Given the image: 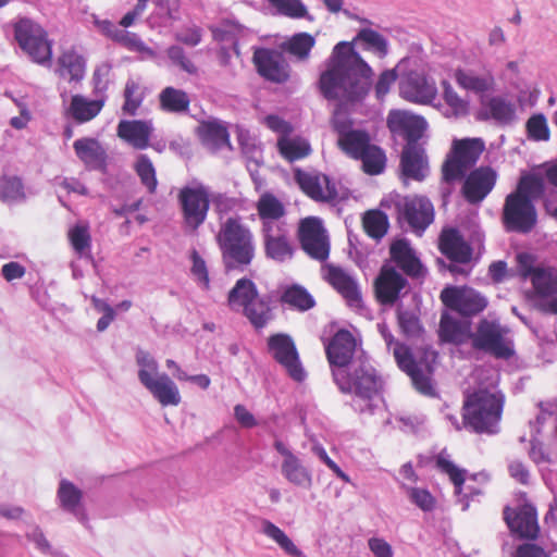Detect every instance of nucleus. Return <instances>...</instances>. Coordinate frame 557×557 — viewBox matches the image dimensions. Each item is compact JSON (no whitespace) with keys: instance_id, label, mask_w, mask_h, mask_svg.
<instances>
[{"instance_id":"f257e3e1","label":"nucleus","mask_w":557,"mask_h":557,"mask_svg":"<svg viewBox=\"0 0 557 557\" xmlns=\"http://www.w3.org/2000/svg\"><path fill=\"white\" fill-rule=\"evenodd\" d=\"M380 59L386 57V39L376 30L362 28L352 41H341L333 48L320 73L317 86L325 99H339L345 103L362 102L372 87L373 70L355 50L356 42Z\"/></svg>"},{"instance_id":"f03ea898","label":"nucleus","mask_w":557,"mask_h":557,"mask_svg":"<svg viewBox=\"0 0 557 557\" xmlns=\"http://www.w3.org/2000/svg\"><path fill=\"white\" fill-rule=\"evenodd\" d=\"M505 407V395L500 391L479 387L463 394L461 407L462 424L475 434H496Z\"/></svg>"},{"instance_id":"7ed1b4c3","label":"nucleus","mask_w":557,"mask_h":557,"mask_svg":"<svg viewBox=\"0 0 557 557\" xmlns=\"http://www.w3.org/2000/svg\"><path fill=\"white\" fill-rule=\"evenodd\" d=\"M216 242L226 272L244 271L255 259L253 234L242 223L238 216L226 219L220 227Z\"/></svg>"},{"instance_id":"20e7f679","label":"nucleus","mask_w":557,"mask_h":557,"mask_svg":"<svg viewBox=\"0 0 557 557\" xmlns=\"http://www.w3.org/2000/svg\"><path fill=\"white\" fill-rule=\"evenodd\" d=\"M227 305L232 310H242L256 331L264 329L274 319L270 300L260 297L256 284L246 277L239 278L228 292Z\"/></svg>"},{"instance_id":"39448f33","label":"nucleus","mask_w":557,"mask_h":557,"mask_svg":"<svg viewBox=\"0 0 557 557\" xmlns=\"http://www.w3.org/2000/svg\"><path fill=\"white\" fill-rule=\"evenodd\" d=\"M484 150L485 144L481 138L454 139L441 166L442 181L447 184L461 181Z\"/></svg>"},{"instance_id":"423d86ee","label":"nucleus","mask_w":557,"mask_h":557,"mask_svg":"<svg viewBox=\"0 0 557 557\" xmlns=\"http://www.w3.org/2000/svg\"><path fill=\"white\" fill-rule=\"evenodd\" d=\"M13 30L18 47L34 63L51 65L52 40L39 23L29 17H18L13 23Z\"/></svg>"},{"instance_id":"0eeeda50","label":"nucleus","mask_w":557,"mask_h":557,"mask_svg":"<svg viewBox=\"0 0 557 557\" xmlns=\"http://www.w3.org/2000/svg\"><path fill=\"white\" fill-rule=\"evenodd\" d=\"M394 357L398 367L411 379L413 387L422 395L434 396L435 388L432 382L433 366L436 358L434 351H425L420 360L414 359L408 346L396 343Z\"/></svg>"},{"instance_id":"6e6552de","label":"nucleus","mask_w":557,"mask_h":557,"mask_svg":"<svg viewBox=\"0 0 557 557\" xmlns=\"http://www.w3.org/2000/svg\"><path fill=\"white\" fill-rule=\"evenodd\" d=\"M358 343L352 333L348 330H338L325 344V355L331 367L335 384L348 386L346 370L357 363L356 357Z\"/></svg>"},{"instance_id":"1a4fd4ad","label":"nucleus","mask_w":557,"mask_h":557,"mask_svg":"<svg viewBox=\"0 0 557 557\" xmlns=\"http://www.w3.org/2000/svg\"><path fill=\"white\" fill-rule=\"evenodd\" d=\"M296 237L301 250L312 260L325 262L331 253V240L323 221L318 216L299 220Z\"/></svg>"},{"instance_id":"9d476101","label":"nucleus","mask_w":557,"mask_h":557,"mask_svg":"<svg viewBox=\"0 0 557 557\" xmlns=\"http://www.w3.org/2000/svg\"><path fill=\"white\" fill-rule=\"evenodd\" d=\"M508 330L498 322L482 319L475 332L470 334L472 347L498 359H509L515 350L511 341L506 336Z\"/></svg>"},{"instance_id":"9b49d317","label":"nucleus","mask_w":557,"mask_h":557,"mask_svg":"<svg viewBox=\"0 0 557 557\" xmlns=\"http://www.w3.org/2000/svg\"><path fill=\"white\" fill-rule=\"evenodd\" d=\"M177 200L184 228L189 232H196L208 216L211 202L209 188L202 184L194 187H183L178 191Z\"/></svg>"},{"instance_id":"f8f14e48","label":"nucleus","mask_w":557,"mask_h":557,"mask_svg":"<svg viewBox=\"0 0 557 557\" xmlns=\"http://www.w3.org/2000/svg\"><path fill=\"white\" fill-rule=\"evenodd\" d=\"M502 221L508 232L530 233L536 225L537 213L530 197L509 194L503 207Z\"/></svg>"},{"instance_id":"ddd939ff","label":"nucleus","mask_w":557,"mask_h":557,"mask_svg":"<svg viewBox=\"0 0 557 557\" xmlns=\"http://www.w3.org/2000/svg\"><path fill=\"white\" fill-rule=\"evenodd\" d=\"M442 304L462 317H474L488 305L487 299L478 290L468 286H447L441 294Z\"/></svg>"},{"instance_id":"4468645a","label":"nucleus","mask_w":557,"mask_h":557,"mask_svg":"<svg viewBox=\"0 0 557 557\" xmlns=\"http://www.w3.org/2000/svg\"><path fill=\"white\" fill-rule=\"evenodd\" d=\"M252 63L257 73L265 81L284 84L290 78L292 69L283 50L275 48H255Z\"/></svg>"},{"instance_id":"2eb2a0df","label":"nucleus","mask_w":557,"mask_h":557,"mask_svg":"<svg viewBox=\"0 0 557 557\" xmlns=\"http://www.w3.org/2000/svg\"><path fill=\"white\" fill-rule=\"evenodd\" d=\"M348 386L336 384L344 394L355 393L363 399H371L380 391V379L375 369L364 359L358 357L357 363L346 370Z\"/></svg>"},{"instance_id":"dca6fc26","label":"nucleus","mask_w":557,"mask_h":557,"mask_svg":"<svg viewBox=\"0 0 557 557\" xmlns=\"http://www.w3.org/2000/svg\"><path fill=\"white\" fill-rule=\"evenodd\" d=\"M294 181L300 190L315 202L335 203L338 199L336 184L320 172H308L300 168L293 171Z\"/></svg>"},{"instance_id":"f3484780","label":"nucleus","mask_w":557,"mask_h":557,"mask_svg":"<svg viewBox=\"0 0 557 557\" xmlns=\"http://www.w3.org/2000/svg\"><path fill=\"white\" fill-rule=\"evenodd\" d=\"M398 220L421 235L434 220V207L425 196H406L396 202Z\"/></svg>"},{"instance_id":"a211bd4d","label":"nucleus","mask_w":557,"mask_h":557,"mask_svg":"<svg viewBox=\"0 0 557 557\" xmlns=\"http://www.w3.org/2000/svg\"><path fill=\"white\" fill-rule=\"evenodd\" d=\"M408 280L391 263H384L373 282V292L381 306H394L407 294Z\"/></svg>"},{"instance_id":"6ab92c4d","label":"nucleus","mask_w":557,"mask_h":557,"mask_svg":"<svg viewBox=\"0 0 557 557\" xmlns=\"http://www.w3.org/2000/svg\"><path fill=\"white\" fill-rule=\"evenodd\" d=\"M503 518L513 536L529 541H534L539 537L537 511L532 504L524 503L516 508L505 506Z\"/></svg>"},{"instance_id":"aec40b11","label":"nucleus","mask_w":557,"mask_h":557,"mask_svg":"<svg viewBox=\"0 0 557 557\" xmlns=\"http://www.w3.org/2000/svg\"><path fill=\"white\" fill-rule=\"evenodd\" d=\"M268 350L293 380L301 382L305 379L306 374L295 342L289 335L283 333L271 335L268 338Z\"/></svg>"},{"instance_id":"412c9836","label":"nucleus","mask_w":557,"mask_h":557,"mask_svg":"<svg viewBox=\"0 0 557 557\" xmlns=\"http://www.w3.org/2000/svg\"><path fill=\"white\" fill-rule=\"evenodd\" d=\"M461 193L463 198L471 205L482 202L493 190L497 172L490 165H481L471 170L462 178Z\"/></svg>"},{"instance_id":"4be33fe9","label":"nucleus","mask_w":557,"mask_h":557,"mask_svg":"<svg viewBox=\"0 0 557 557\" xmlns=\"http://www.w3.org/2000/svg\"><path fill=\"white\" fill-rule=\"evenodd\" d=\"M386 125L391 133L403 136L406 145L419 144L428 127L422 116L405 110H391Z\"/></svg>"},{"instance_id":"5701e85b","label":"nucleus","mask_w":557,"mask_h":557,"mask_svg":"<svg viewBox=\"0 0 557 557\" xmlns=\"http://www.w3.org/2000/svg\"><path fill=\"white\" fill-rule=\"evenodd\" d=\"M322 277L330 284L350 307H360L361 293L356 280L339 265L326 263L322 265Z\"/></svg>"},{"instance_id":"b1692460","label":"nucleus","mask_w":557,"mask_h":557,"mask_svg":"<svg viewBox=\"0 0 557 557\" xmlns=\"http://www.w3.org/2000/svg\"><path fill=\"white\" fill-rule=\"evenodd\" d=\"M264 255L275 262H286L294 258L296 248L292 243L286 224L282 226L260 230Z\"/></svg>"},{"instance_id":"393cba45","label":"nucleus","mask_w":557,"mask_h":557,"mask_svg":"<svg viewBox=\"0 0 557 557\" xmlns=\"http://www.w3.org/2000/svg\"><path fill=\"white\" fill-rule=\"evenodd\" d=\"M521 272L524 277H530L535 293L542 297H549L557 294V268L533 267L530 256L519 255Z\"/></svg>"},{"instance_id":"a878e982","label":"nucleus","mask_w":557,"mask_h":557,"mask_svg":"<svg viewBox=\"0 0 557 557\" xmlns=\"http://www.w3.org/2000/svg\"><path fill=\"white\" fill-rule=\"evenodd\" d=\"M138 379L163 407L177 406L181 403L180 391L168 374L153 377L146 369H139Z\"/></svg>"},{"instance_id":"bb28decb","label":"nucleus","mask_w":557,"mask_h":557,"mask_svg":"<svg viewBox=\"0 0 557 557\" xmlns=\"http://www.w3.org/2000/svg\"><path fill=\"white\" fill-rule=\"evenodd\" d=\"M399 168L404 181L422 182L429 174V159L421 144L405 145Z\"/></svg>"},{"instance_id":"cd10ccee","label":"nucleus","mask_w":557,"mask_h":557,"mask_svg":"<svg viewBox=\"0 0 557 557\" xmlns=\"http://www.w3.org/2000/svg\"><path fill=\"white\" fill-rule=\"evenodd\" d=\"M389 261L395 269L411 278L424 277L425 269L406 239H397L389 246Z\"/></svg>"},{"instance_id":"c85d7f7f","label":"nucleus","mask_w":557,"mask_h":557,"mask_svg":"<svg viewBox=\"0 0 557 557\" xmlns=\"http://www.w3.org/2000/svg\"><path fill=\"white\" fill-rule=\"evenodd\" d=\"M153 124L147 120H122L116 127V135L134 149L144 150L150 146Z\"/></svg>"},{"instance_id":"c756f323","label":"nucleus","mask_w":557,"mask_h":557,"mask_svg":"<svg viewBox=\"0 0 557 557\" xmlns=\"http://www.w3.org/2000/svg\"><path fill=\"white\" fill-rule=\"evenodd\" d=\"M399 89L404 99L422 104L432 102L437 94L434 82L419 73H409L400 83Z\"/></svg>"},{"instance_id":"7c9ffc66","label":"nucleus","mask_w":557,"mask_h":557,"mask_svg":"<svg viewBox=\"0 0 557 557\" xmlns=\"http://www.w3.org/2000/svg\"><path fill=\"white\" fill-rule=\"evenodd\" d=\"M438 249L449 260L468 263L472 258V249L465 242L457 228H444L438 238Z\"/></svg>"},{"instance_id":"2f4dec72","label":"nucleus","mask_w":557,"mask_h":557,"mask_svg":"<svg viewBox=\"0 0 557 557\" xmlns=\"http://www.w3.org/2000/svg\"><path fill=\"white\" fill-rule=\"evenodd\" d=\"M73 148L77 158L88 170L106 172L108 154L99 140L83 137L74 141Z\"/></svg>"},{"instance_id":"473e14b6","label":"nucleus","mask_w":557,"mask_h":557,"mask_svg":"<svg viewBox=\"0 0 557 557\" xmlns=\"http://www.w3.org/2000/svg\"><path fill=\"white\" fill-rule=\"evenodd\" d=\"M256 210L261 221V230L285 225L281 220L286 214L284 203L272 193H263L256 202Z\"/></svg>"},{"instance_id":"72a5a7b5","label":"nucleus","mask_w":557,"mask_h":557,"mask_svg":"<svg viewBox=\"0 0 557 557\" xmlns=\"http://www.w3.org/2000/svg\"><path fill=\"white\" fill-rule=\"evenodd\" d=\"M55 74L69 83H79L86 74L85 58L75 48L62 50L57 59Z\"/></svg>"},{"instance_id":"f704fd0d","label":"nucleus","mask_w":557,"mask_h":557,"mask_svg":"<svg viewBox=\"0 0 557 557\" xmlns=\"http://www.w3.org/2000/svg\"><path fill=\"white\" fill-rule=\"evenodd\" d=\"M201 144L216 150L230 144L227 127L218 120L201 121L196 128Z\"/></svg>"},{"instance_id":"c9c22d12","label":"nucleus","mask_w":557,"mask_h":557,"mask_svg":"<svg viewBox=\"0 0 557 557\" xmlns=\"http://www.w3.org/2000/svg\"><path fill=\"white\" fill-rule=\"evenodd\" d=\"M159 108L161 111L173 114H183L189 111V95L180 88L173 86L164 87L159 96Z\"/></svg>"},{"instance_id":"e433bc0d","label":"nucleus","mask_w":557,"mask_h":557,"mask_svg":"<svg viewBox=\"0 0 557 557\" xmlns=\"http://www.w3.org/2000/svg\"><path fill=\"white\" fill-rule=\"evenodd\" d=\"M103 107V99L89 100L82 95H74L71 98L67 112L75 122L83 124L95 119Z\"/></svg>"},{"instance_id":"4c0bfd02","label":"nucleus","mask_w":557,"mask_h":557,"mask_svg":"<svg viewBox=\"0 0 557 557\" xmlns=\"http://www.w3.org/2000/svg\"><path fill=\"white\" fill-rule=\"evenodd\" d=\"M469 323L453 318L449 313L443 312L440 320L438 335L442 342L462 344L470 338Z\"/></svg>"},{"instance_id":"58836bf2","label":"nucleus","mask_w":557,"mask_h":557,"mask_svg":"<svg viewBox=\"0 0 557 557\" xmlns=\"http://www.w3.org/2000/svg\"><path fill=\"white\" fill-rule=\"evenodd\" d=\"M454 77L460 88L474 94H484L494 86V77L491 73L479 75L472 70L457 69Z\"/></svg>"},{"instance_id":"ea45409f","label":"nucleus","mask_w":557,"mask_h":557,"mask_svg":"<svg viewBox=\"0 0 557 557\" xmlns=\"http://www.w3.org/2000/svg\"><path fill=\"white\" fill-rule=\"evenodd\" d=\"M276 148L280 156L288 162L305 159L312 152L310 143L300 136H281L277 139Z\"/></svg>"},{"instance_id":"a19ab883","label":"nucleus","mask_w":557,"mask_h":557,"mask_svg":"<svg viewBox=\"0 0 557 557\" xmlns=\"http://www.w3.org/2000/svg\"><path fill=\"white\" fill-rule=\"evenodd\" d=\"M484 107L485 111L480 113L483 120L493 119L499 124H509L515 120L516 106L504 97H492L484 103Z\"/></svg>"},{"instance_id":"79ce46f5","label":"nucleus","mask_w":557,"mask_h":557,"mask_svg":"<svg viewBox=\"0 0 557 557\" xmlns=\"http://www.w3.org/2000/svg\"><path fill=\"white\" fill-rule=\"evenodd\" d=\"M315 46L314 37L309 33H297L281 45L283 52H287L297 61L304 62L310 58Z\"/></svg>"},{"instance_id":"37998d69","label":"nucleus","mask_w":557,"mask_h":557,"mask_svg":"<svg viewBox=\"0 0 557 557\" xmlns=\"http://www.w3.org/2000/svg\"><path fill=\"white\" fill-rule=\"evenodd\" d=\"M337 145L343 152L357 160L371 145V138L368 132L355 129L338 137Z\"/></svg>"},{"instance_id":"c03bdc74","label":"nucleus","mask_w":557,"mask_h":557,"mask_svg":"<svg viewBox=\"0 0 557 557\" xmlns=\"http://www.w3.org/2000/svg\"><path fill=\"white\" fill-rule=\"evenodd\" d=\"M146 97V86L140 79L128 78L124 86L123 98L124 103L122 111L124 114L134 116L141 107Z\"/></svg>"},{"instance_id":"a18cd8bd","label":"nucleus","mask_w":557,"mask_h":557,"mask_svg":"<svg viewBox=\"0 0 557 557\" xmlns=\"http://www.w3.org/2000/svg\"><path fill=\"white\" fill-rule=\"evenodd\" d=\"M388 226L389 223L387 215L379 209L368 210L362 215L363 231L373 239H381L384 237L388 231Z\"/></svg>"},{"instance_id":"49530a36","label":"nucleus","mask_w":557,"mask_h":557,"mask_svg":"<svg viewBox=\"0 0 557 557\" xmlns=\"http://www.w3.org/2000/svg\"><path fill=\"white\" fill-rule=\"evenodd\" d=\"M282 473L288 482L297 486L310 487L312 485L311 473L296 456L283 460Z\"/></svg>"},{"instance_id":"de8ad7c7","label":"nucleus","mask_w":557,"mask_h":557,"mask_svg":"<svg viewBox=\"0 0 557 557\" xmlns=\"http://www.w3.org/2000/svg\"><path fill=\"white\" fill-rule=\"evenodd\" d=\"M133 169L147 191L151 195L156 194L158 188V178L157 171L151 159L147 154H139Z\"/></svg>"},{"instance_id":"09e8293b","label":"nucleus","mask_w":557,"mask_h":557,"mask_svg":"<svg viewBox=\"0 0 557 557\" xmlns=\"http://www.w3.org/2000/svg\"><path fill=\"white\" fill-rule=\"evenodd\" d=\"M281 301L299 311H307L315 306L314 298L306 288L299 285H293L285 289L281 296Z\"/></svg>"},{"instance_id":"8fccbe9b","label":"nucleus","mask_w":557,"mask_h":557,"mask_svg":"<svg viewBox=\"0 0 557 557\" xmlns=\"http://www.w3.org/2000/svg\"><path fill=\"white\" fill-rule=\"evenodd\" d=\"M60 506L70 512L77 513L83 498V492L72 482L62 480L58 490Z\"/></svg>"},{"instance_id":"3c124183","label":"nucleus","mask_w":557,"mask_h":557,"mask_svg":"<svg viewBox=\"0 0 557 557\" xmlns=\"http://www.w3.org/2000/svg\"><path fill=\"white\" fill-rule=\"evenodd\" d=\"M436 468L444 474H446L454 485L455 494L461 495L462 487L466 481L467 470L456 466L448 458L443 455H438L435 459Z\"/></svg>"},{"instance_id":"603ef678","label":"nucleus","mask_w":557,"mask_h":557,"mask_svg":"<svg viewBox=\"0 0 557 557\" xmlns=\"http://www.w3.org/2000/svg\"><path fill=\"white\" fill-rule=\"evenodd\" d=\"M358 160L362 161V169L367 174L377 175L385 168L386 157L380 147L371 144Z\"/></svg>"},{"instance_id":"864d4df0","label":"nucleus","mask_w":557,"mask_h":557,"mask_svg":"<svg viewBox=\"0 0 557 557\" xmlns=\"http://www.w3.org/2000/svg\"><path fill=\"white\" fill-rule=\"evenodd\" d=\"M115 42L127 50L138 52L146 58L153 59L157 55L156 51L148 47L136 33L121 29Z\"/></svg>"},{"instance_id":"5fc2aeb1","label":"nucleus","mask_w":557,"mask_h":557,"mask_svg":"<svg viewBox=\"0 0 557 557\" xmlns=\"http://www.w3.org/2000/svg\"><path fill=\"white\" fill-rule=\"evenodd\" d=\"M269 4L275 9L276 13L289 18L308 17L307 7L301 0H268Z\"/></svg>"},{"instance_id":"6e6d98bb","label":"nucleus","mask_w":557,"mask_h":557,"mask_svg":"<svg viewBox=\"0 0 557 557\" xmlns=\"http://www.w3.org/2000/svg\"><path fill=\"white\" fill-rule=\"evenodd\" d=\"M397 322L401 333L407 338H421L424 329L419 317L411 311H399Z\"/></svg>"},{"instance_id":"4d7b16f0","label":"nucleus","mask_w":557,"mask_h":557,"mask_svg":"<svg viewBox=\"0 0 557 557\" xmlns=\"http://www.w3.org/2000/svg\"><path fill=\"white\" fill-rule=\"evenodd\" d=\"M263 532L275 541L282 549L290 556H299L301 553L283 530L270 521H264Z\"/></svg>"},{"instance_id":"13d9d810","label":"nucleus","mask_w":557,"mask_h":557,"mask_svg":"<svg viewBox=\"0 0 557 557\" xmlns=\"http://www.w3.org/2000/svg\"><path fill=\"white\" fill-rule=\"evenodd\" d=\"M0 198L3 201H17L25 198L24 186L16 176L0 177Z\"/></svg>"},{"instance_id":"bf43d9fd","label":"nucleus","mask_w":557,"mask_h":557,"mask_svg":"<svg viewBox=\"0 0 557 557\" xmlns=\"http://www.w3.org/2000/svg\"><path fill=\"white\" fill-rule=\"evenodd\" d=\"M339 104L333 113L331 124L333 129L338 134V137H342L343 134L352 132V121L351 119L343 111L345 107H352L356 103H345L339 99H336ZM359 102H357L358 104Z\"/></svg>"},{"instance_id":"052dcab7","label":"nucleus","mask_w":557,"mask_h":557,"mask_svg":"<svg viewBox=\"0 0 557 557\" xmlns=\"http://www.w3.org/2000/svg\"><path fill=\"white\" fill-rule=\"evenodd\" d=\"M411 503L423 511H432L436 506V498L426 488L406 487Z\"/></svg>"},{"instance_id":"680f3d73","label":"nucleus","mask_w":557,"mask_h":557,"mask_svg":"<svg viewBox=\"0 0 557 557\" xmlns=\"http://www.w3.org/2000/svg\"><path fill=\"white\" fill-rule=\"evenodd\" d=\"M69 239L73 249L83 253L90 247L91 236L87 225H75L69 231Z\"/></svg>"},{"instance_id":"e2e57ef3","label":"nucleus","mask_w":557,"mask_h":557,"mask_svg":"<svg viewBox=\"0 0 557 557\" xmlns=\"http://www.w3.org/2000/svg\"><path fill=\"white\" fill-rule=\"evenodd\" d=\"M168 58L172 61L173 64L177 65L184 72L188 74H197L198 69L195 63L187 58L184 49L180 46H171L166 50Z\"/></svg>"},{"instance_id":"0e129e2a","label":"nucleus","mask_w":557,"mask_h":557,"mask_svg":"<svg viewBox=\"0 0 557 557\" xmlns=\"http://www.w3.org/2000/svg\"><path fill=\"white\" fill-rule=\"evenodd\" d=\"M527 131L529 137L534 140H547L549 138V131L543 114L531 116L527 122Z\"/></svg>"},{"instance_id":"69168bd1","label":"nucleus","mask_w":557,"mask_h":557,"mask_svg":"<svg viewBox=\"0 0 557 557\" xmlns=\"http://www.w3.org/2000/svg\"><path fill=\"white\" fill-rule=\"evenodd\" d=\"M193 265L191 273L197 278V281L202 285L205 289L210 288V277L208 273V268L206 261L198 253L197 250H193L190 255Z\"/></svg>"},{"instance_id":"338daca9","label":"nucleus","mask_w":557,"mask_h":557,"mask_svg":"<svg viewBox=\"0 0 557 557\" xmlns=\"http://www.w3.org/2000/svg\"><path fill=\"white\" fill-rule=\"evenodd\" d=\"M542 189V180L535 175L522 176L519 181L517 189L512 194L520 197H530L540 193Z\"/></svg>"},{"instance_id":"774afa93","label":"nucleus","mask_w":557,"mask_h":557,"mask_svg":"<svg viewBox=\"0 0 557 557\" xmlns=\"http://www.w3.org/2000/svg\"><path fill=\"white\" fill-rule=\"evenodd\" d=\"M443 97L455 113L465 114L468 111V102L465 101L448 83H444Z\"/></svg>"}]
</instances>
